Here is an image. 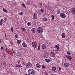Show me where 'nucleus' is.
I'll use <instances>...</instances> for the list:
<instances>
[{
    "mask_svg": "<svg viewBox=\"0 0 75 75\" xmlns=\"http://www.w3.org/2000/svg\"><path fill=\"white\" fill-rule=\"evenodd\" d=\"M32 45L33 47L34 48H36L37 47V45L34 43H32Z\"/></svg>",
    "mask_w": 75,
    "mask_h": 75,
    "instance_id": "13",
    "label": "nucleus"
},
{
    "mask_svg": "<svg viewBox=\"0 0 75 75\" xmlns=\"http://www.w3.org/2000/svg\"><path fill=\"white\" fill-rule=\"evenodd\" d=\"M56 48L57 50H59V46H57Z\"/></svg>",
    "mask_w": 75,
    "mask_h": 75,
    "instance_id": "35",
    "label": "nucleus"
},
{
    "mask_svg": "<svg viewBox=\"0 0 75 75\" xmlns=\"http://www.w3.org/2000/svg\"><path fill=\"white\" fill-rule=\"evenodd\" d=\"M57 47L58 46H57V45H55V48H57Z\"/></svg>",
    "mask_w": 75,
    "mask_h": 75,
    "instance_id": "49",
    "label": "nucleus"
},
{
    "mask_svg": "<svg viewBox=\"0 0 75 75\" xmlns=\"http://www.w3.org/2000/svg\"><path fill=\"white\" fill-rule=\"evenodd\" d=\"M4 21V20L3 19H1V21H0V25H3V22Z\"/></svg>",
    "mask_w": 75,
    "mask_h": 75,
    "instance_id": "16",
    "label": "nucleus"
},
{
    "mask_svg": "<svg viewBox=\"0 0 75 75\" xmlns=\"http://www.w3.org/2000/svg\"><path fill=\"white\" fill-rule=\"evenodd\" d=\"M40 5H42V3H40Z\"/></svg>",
    "mask_w": 75,
    "mask_h": 75,
    "instance_id": "52",
    "label": "nucleus"
},
{
    "mask_svg": "<svg viewBox=\"0 0 75 75\" xmlns=\"http://www.w3.org/2000/svg\"><path fill=\"white\" fill-rule=\"evenodd\" d=\"M38 14L39 15H41V12H39V13H38Z\"/></svg>",
    "mask_w": 75,
    "mask_h": 75,
    "instance_id": "40",
    "label": "nucleus"
},
{
    "mask_svg": "<svg viewBox=\"0 0 75 75\" xmlns=\"http://www.w3.org/2000/svg\"><path fill=\"white\" fill-rule=\"evenodd\" d=\"M1 50H3V46H1Z\"/></svg>",
    "mask_w": 75,
    "mask_h": 75,
    "instance_id": "46",
    "label": "nucleus"
},
{
    "mask_svg": "<svg viewBox=\"0 0 75 75\" xmlns=\"http://www.w3.org/2000/svg\"><path fill=\"white\" fill-rule=\"evenodd\" d=\"M42 67L43 68H46V67L44 65H42Z\"/></svg>",
    "mask_w": 75,
    "mask_h": 75,
    "instance_id": "34",
    "label": "nucleus"
},
{
    "mask_svg": "<svg viewBox=\"0 0 75 75\" xmlns=\"http://www.w3.org/2000/svg\"><path fill=\"white\" fill-rule=\"evenodd\" d=\"M18 64H20V61H18Z\"/></svg>",
    "mask_w": 75,
    "mask_h": 75,
    "instance_id": "53",
    "label": "nucleus"
},
{
    "mask_svg": "<svg viewBox=\"0 0 75 75\" xmlns=\"http://www.w3.org/2000/svg\"><path fill=\"white\" fill-rule=\"evenodd\" d=\"M7 35H6V34H5V37H6Z\"/></svg>",
    "mask_w": 75,
    "mask_h": 75,
    "instance_id": "51",
    "label": "nucleus"
},
{
    "mask_svg": "<svg viewBox=\"0 0 75 75\" xmlns=\"http://www.w3.org/2000/svg\"><path fill=\"white\" fill-rule=\"evenodd\" d=\"M31 75H38L35 74V71H34V70H33V72L32 73V74H31Z\"/></svg>",
    "mask_w": 75,
    "mask_h": 75,
    "instance_id": "21",
    "label": "nucleus"
},
{
    "mask_svg": "<svg viewBox=\"0 0 75 75\" xmlns=\"http://www.w3.org/2000/svg\"><path fill=\"white\" fill-rule=\"evenodd\" d=\"M21 29L23 31H26V29H25L23 28H21Z\"/></svg>",
    "mask_w": 75,
    "mask_h": 75,
    "instance_id": "26",
    "label": "nucleus"
},
{
    "mask_svg": "<svg viewBox=\"0 0 75 75\" xmlns=\"http://www.w3.org/2000/svg\"><path fill=\"white\" fill-rule=\"evenodd\" d=\"M34 71V70L32 69H30L28 71V74L29 75H31L32 74V72Z\"/></svg>",
    "mask_w": 75,
    "mask_h": 75,
    "instance_id": "4",
    "label": "nucleus"
},
{
    "mask_svg": "<svg viewBox=\"0 0 75 75\" xmlns=\"http://www.w3.org/2000/svg\"><path fill=\"white\" fill-rule=\"evenodd\" d=\"M22 46L24 48H26L27 47V44L25 42H23L22 44Z\"/></svg>",
    "mask_w": 75,
    "mask_h": 75,
    "instance_id": "7",
    "label": "nucleus"
},
{
    "mask_svg": "<svg viewBox=\"0 0 75 75\" xmlns=\"http://www.w3.org/2000/svg\"><path fill=\"white\" fill-rule=\"evenodd\" d=\"M21 42V40H18L17 41V43L18 44H20Z\"/></svg>",
    "mask_w": 75,
    "mask_h": 75,
    "instance_id": "22",
    "label": "nucleus"
},
{
    "mask_svg": "<svg viewBox=\"0 0 75 75\" xmlns=\"http://www.w3.org/2000/svg\"><path fill=\"white\" fill-rule=\"evenodd\" d=\"M57 0L59 1V0Z\"/></svg>",
    "mask_w": 75,
    "mask_h": 75,
    "instance_id": "57",
    "label": "nucleus"
},
{
    "mask_svg": "<svg viewBox=\"0 0 75 75\" xmlns=\"http://www.w3.org/2000/svg\"><path fill=\"white\" fill-rule=\"evenodd\" d=\"M10 43L11 44V45L13 44V43L12 41H10Z\"/></svg>",
    "mask_w": 75,
    "mask_h": 75,
    "instance_id": "38",
    "label": "nucleus"
},
{
    "mask_svg": "<svg viewBox=\"0 0 75 75\" xmlns=\"http://www.w3.org/2000/svg\"><path fill=\"white\" fill-rule=\"evenodd\" d=\"M27 24L28 26H30L31 25V23L30 22H28L27 23Z\"/></svg>",
    "mask_w": 75,
    "mask_h": 75,
    "instance_id": "24",
    "label": "nucleus"
},
{
    "mask_svg": "<svg viewBox=\"0 0 75 75\" xmlns=\"http://www.w3.org/2000/svg\"><path fill=\"white\" fill-rule=\"evenodd\" d=\"M6 51L7 52H8V51H9V49H8V48H7L6 49Z\"/></svg>",
    "mask_w": 75,
    "mask_h": 75,
    "instance_id": "32",
    "label": "nucleus"
},
{
    "mask_svg": "<svg viewBox=\"0 0 75 75\" xmlns=\"http://www.w3.org/2000/svg\"><path fill=\"white\" fill-rule=\"evenodd\" d=\"M38 32L39 34H41L43 33V28L39 27L38 28Z\"/></svg>",
    "mask_w": 75,
    "mask_h": 75,
    "instance_id": "1",
    "label": "nucleus"
},
{
    "mask_svg": "<svg viewBox=\"0 0 75 75\" xmlns=\"http://www.w3.org/2000/svg\"><path fill=\"white\" fill-rule=\"evenodd\" d=\"M50 55L52 57L54 58V57L55 56V53H54V52H52L51 53Z\"/></svg>",
    "mask_w": 75,
    "mask_h": 75,
    "instance_id": "9",
    "label": "nucleus"
},
{
    "mask_svg": "<svg viewBox=\"0 0 75 75\" xmlns=\"http://www.w3.org/2000/svg\"><path fill=\"white\" fill-rule=\"evenodd\" d=\"M1 42H2V41H1V40L0 39V44L1 43Z\"/></svg>",
    "mask_w": 75,
    "mask_h": 75,
    "instance_id": "47",
    "label": "nucleus"
},
{
    "mask_svg": "<svg viewBox=\"0 0 75 75\" xmlns=\"http://www.w3.org/2000/svg\"><path fill=\"white\" fill-rule=\"evenodd\" d=\"M36 67L38 68H40L41 67V64L39 63H37L36 65Z\"/></svg>",
    "mask_w": 75,
    "mask_h": 75,
    "instance_id": "8",
    "label": "nucleus"
},
{
    "mask_svg": "<svg viewBox=\"0 0 75 75\" xmlns=\"http://www.w3.org/2000/svg\"><path fill=\"white\" fill-rule=\"evenodd\" d=\"M51 17L52 20H54V17H55V16L54 15H52L51 16Z\"/></svg>",
    "mask_w": 75,
    "mask_h": 75,
    "instance_id": "28",
    "label": "nucleus"
},
{
    "mask_svg": "<svg viewBox=\"0 0 75 75\" xmlns=\"http://www.w3.org/2000/svg\"><path fill=\"white\" fill-rule=\"evenodd\" d=\"M27 4H29V3L27 2Z\"/></svg>",
    "mask_w": 75,
    "mask_h": 75,
    "instance_id": "54",
    "label": "nucleus"
},
{
    "mask_svg": "<svg viewBox=\"0 0 75 75\" xmlns=\"http://www.w3.org/2000/svg\"><path fill=\"white\" fill-rule=\"evenodd\" d=\"M37 6H35V8H37Z\"/></svg>",
    "mask_w": 75,
    "mask_h": 75,
    "instance_id": "50",
    "label": "nucleus"
},
{
    "mask_svg": "<svg viewBox=\"0 0 75 75\" xmlns=\"http://www.w3.org/2000/svg\"><path fill=\"white\" fill-rule=\"evenodd\" d=\"M45 75H48V74L47 72H45Z\"/></svg>",
    "mask_w": 75,
    "mask_h": 75,
    "instance_id": "37",
    "label": "nucleus"
},
{
    "mask_svg": "<svg viewBox=\"0 0 75 75\" xmlns=\"http://www.w3.org/2000/svg\"><path fill=\"white\" fill-rule=\"evenodd\" d=\"M42 20L44 21H47V18L44 17L43 18Z\"/></svg>",
    "mask_w": 75,
    "mask_h": 75,
    "instance_id": "19",
    "label": "nucleus"
},
{
    "mask_svg": "<svg viewBox=\"0 0 75 75\" xmlns=\"http://www.w3.org/2000/svg\"><path fill=\"white\" fill-rule=\"evenodd\" d=\"M4 20H5V21H7V18L6 17H5L4 18Z\"/></svg>",
    "mask_w": 75,
    "mask_h": 75,
    "instance_id": "29",
    "label": "nucleus"
},
{
    "mask_svg": "<svg viewBox=\"0 0 75 75\" xmlns=\"http://www.w3.org/2000/svg\"><path fill=\"white\" fill-rule=\"evenodd\" d=\"M52 71H55L57 70V67H52Z\"/></svg>",
    "mask_w": 75,
    "mask_h": 75,
    "instance_id": "12",
    "label": "nucleus"
},
{
    "mask_svg": "<svg viewBox=\"0 0 75 75\" xmlns=\"http://www.w3.org/2000/svg\"><path fill=\"white\" fill-rule=\"evenodd\" d=\"M61 36L63 38H65V34H64V33H62L61 34Z\"/></svg>",
    "mask_w": 75,
    "mask_h": 75,
    "instance_id": "14",
    "label": "nucleus"
},
{
    "mask_svg": "<svg viewBox=\"0 0 75 75\" xmlns=\"http://www.w3.org/2000/svg\"><path fill=\"white\" fill-rule=\"evenodd\" d=\"M66 58H67L69 60H72V57L71 56L68 55L65 56Z\"/></svg>",
    "mask_w": 75,
    "mask_h": 75,
    "instance_id": "5",
    "label": "nucleus"
},
{
    "mask_svg": "<svg viewBox=\"0 0 75 75\" xmlns=\"http://www.w3.org/2000/svg\"><path fill=\"white\" fill-rule=\"evenodd\" d=\"M35 28H32L31 29V31L32 33H35Z\"/></svg>",
    "mask_w": 75,
    "mask_h": 75,
    "instance_id": "11",
    "label": "nucleus"
},
{
    "mask_svg": "<svg viewBox=\"0 0 75 75\" xmlns=\"http://www.w3.org/2000/svg\"><path fill=\"white\" fill-rule=\"evenodd\" d=\"M67 53L68 55H71V53L69 52H67Z\"/></svg>",
    "mask_w": 75,
    "mask_h": 75,
    "instance_id": "33",
    "label": "nucleus"
},
{
    "mask_svg": "<svg viewBox=\"0 0 75 75\" xmlns=\"http://www.w3.org/2000/svg\"><path fill=\"white\" fill-rule=\"evenodd\" d=\"M41 45H40V44H39L38 46V50H41V48H40V46Z\"/></svg>",
    "mask_w": 75,
    "mask_h": 75,
    "instance_id": "25",
    "label": "nucleus"
},
{
    "mask_svg": "<svg viewBox=\"0 0 75 75\" xmlns=\"http://www.w3.org/2000/svg\"><path fill=\"white\" fill-rule=\"evenodd\" d=\"M12 51L13 52V53H14V54H15V52L14 51V50H13V49H12Z\"/></svg>",
    "mask_w": 75,
    "mask_h": 75,
    "instance_id": "41",
    "label": "nucleus"
},
{
    "mask_svg": "<svg viewBox=\"0 0 75 75\" xmlns=\"http://www.w3.org/2000/svg\"><path fill=\"white\" fill-rule=\"evenodd\" d=\"M41 47L42 49H43V50L46 49V48H47V46L45 44H42L41 45Z\"/></svg>",
    "mask_w": 75,
    "mask_h": 75,
    "instance_id": "6",
    "label": "nucleus"
},
{
    "mask_svg": "<svg viewBox=\"0 0 75 75\" xmlns=\"http://www.w3.org/2000/svg\"><path fill=\"white\" fill-rule=\"evenodd\" d=\"M19 67H21V68H22V67H23V66H22L19 65Z\"/></svg>",
    "mask_w": 75,
    "mask_h": 75,
    "instance_id": "48",
    "label": "nucleus"
},
{
    "mask_svg": "<svg viewBox=\"0 0 75 75\" xmlns=\"http://www.w3.org/2000/svg\"><path fill=\"white\" fill-rule=\"evenodd\" d=\"M57 51H58V50Z\"/></svg>",
    "mask_w": 75,
    "mask_h": 75,
    "instance_id": "56",
    "label": "nucleus"
},
{
    "mask_svg": "<svg viewBox=\"0 0 75 75\" xmlns=\"http://www.w3.org/2000/svg\"><path fill=\"white\" fill-rule=\"evenodd\" d=\"M56 12L58 14H59L61 13V11L60 9H57Z\"/></svg>",
    "mask_w": 75,
    "mask_h": 75,
    "instance_id": "15",
    "label": "nucleus"
},
{
    "mask_svg": "<svg viewBox=\"0 0 75 75\" xmlns=\"http://www.w3.org/2000/svg\"><path fill=\"white\" fill-rule=\"evenodd\" d=\"M60 16L61 17V18H66V15L64 13H61L60 14Z\"/></svg>",
    "mask_w": 75,
    "mask_h": 75,
    "instance_id": "2",
    "label": "nucleus"
},
{
    "mask_svg": "<svg viewBox=\"0 0 75 75\" xmlns=\"http://www.w3.org/2000/svg\"><path fill=\"white\" fill-rule=\"evenodd\" d=\"M32 66V64L30 62H28L26 64V66L27 68H31Z\"/></svg>",
    "mask_w": 75,
    "mask_h": 75,
    "instance_id": "3",
    "label": "nucleus"
},
{
    "mask_svg": "<svg viewBox=\"0 0 75 75\" xmlns=\"http://www.w3.org/2000/svg\"><path fill=\"white\" fill-rule=\"evenodd\" d=\"M3 65H4V66H6V63L5 62L3 64Z\"/></svg>",
    "mask_w": 75,
    "mask_h": 75,
    "instance_id": "39",
    "label": "nucleus"
},
{
    "mask_svg": "<svg viewBox=\"0 0 75 75\" xmlns=\"http://www.w3.org/2000/svg\"><path fill=\"white\" fill-rule=\"evenodd\" d=\"M33 18L34 19H37V14L36 13H34V14Z\"/></svg>",
    "mask_w": 75,
    "mask_h": 75,
    "instance_id": "18",
    "label": "nucleus"
},
{
    "mask_svg": "<svg viewBox=\"0 0 75 75\" xmlns=\"http://www.w3.org/2000/svg\"><path fill=\"white\" fill-rule=\"evenodd\" d=\"M15 37H16V38H18V35H15Z\"/></svg>",
    "mask_w": 75,
    "mask_h": 75,
    "instance_id": "43",
    "label": "nucleus"
},
{
    "mask_svg": "<svg viewBox=\"0 0 75 75\" xmlns=\"http://www.w3.org/2000/svg\"><path fill=\"white\" fill-rule=\"evenodd\" d=\"M11 30L12 31V33H13V26H11Z\"/></svg>",
    "mask_w": 75,
    "mask_h": 75,
    "instance_id": "31",
    "label": "nucleus"
},
{
    "mask_svg": "<svg viewBox=\"0 0 75 75\" xmlns=\"http://www.w3.org/2000/svg\"><path fill=\"white\" fill-rule=\"evenodd\" d=\"M25 75H28V74H25Z\"/></svg>",
    "mask_w": 75,
    "mask_h": 75,
    "instance_id": "55",
    "label": "nucleus"
},
{
    "mask_svg": "<svg viewBox=\"0 0 75 75\" xmlns=\"http://www.w3.org/2000/svg\"><path fill=\"white\" fill-rule=\"evenodd\" d=\"M15 67H19V65H16L15 66Z\"/></svg>",
    "mask_w": 75,
    "mask_h": 75,
    "instance_id": "44",
    "label": "nucleus"
},
{
    "mask_svg": "<svg viewBox=\"0 0 75 75\" xmlns=\"http://www.w3.org/2000/svg\"><path fill=\"white\" fill-rule=\"evenodd\" d=\"M18 14L19 15H20L21 16V15H23V12H20L19 13H18Z\"/></svg>",
    "mask_w": 75,
    "mask_h": 75,
    "instance_id": "30",
    "label": "nucleus"
},
{
    "mask_svg": "<svg viewBox=\"0 0 75 75\" xmlns=\"http://www.w3.org/2000/svg\"><path fill=\"white\" fill-rule=\"evenodd\" d=\"M71 12L73 14H75V8H73L71 10Z\"/></svg>",
    "mask_w": 75,
    "mask_h": 75,
    "instance_id": "10",
    "label": "nucleus"
},
{
    "mask_svg": "<svg viewBox=\"0 0 75 75\" xmlns=\"http://www.w3.org/2000/svg\"><path fill=\"white\" fill-rule=\"evenodd\" d=\"M3 11H4V12H5V13H7L8 12L6 10V9H5L4 8L3 9Z\"/></svg>",
    "mask_w": 75,
    "mask_h": 75,
    "instance_id": "27",
    "label": "nucleus"
},
{
    "mask_svg": "<svg viewBox=\"0 0 75 75\" xmlns=\"http://www.w3.org/2000/svg\"><path fill=\"white\" fill-rule=\"evenodd\" d=\"M45 61L46 62H47V63H49V62H50V59H45Z\"/></svg>",
    "mask_w": 75,
    "mask_h": 75,
    "instance_id": "20",
    "label": "nucleus"
},
{
    "mask_svg": "<svg viewBox=\"0 0 75 75\" xmlns=\"http://www.w3.org/2000/svg\"><path fill=\"white\" fill-rule=\"evenodd\" d=\"M61 70V67H59V71H60Z\"/></svg>",
    "mask_w": 75,
    "mask_h": 75,
    "instance_id": "45",
    "label": "nucleus"
},
{
    "mask_svg": "<svg viewBox=\"0 0 75 75\" xmlns=\"http://www.w3.org/2000/svg\"><path fill=\"white\" fill-rule=\"evenodd\" d=\"M69 63H66L64 64V66L66 67H69Z\"/></svg>",
    "mask_w": 75,
    "mask_h": 75,
    "instance_id": "17",
    "label": "nucleus"
},
{
    "mask_svg": "<svg viewBox=\"0 0 75 75\" xmlns=\"http://www.w3.org/2000/svg\"><path fill=\"white\" fill-rule=\"evenodd\" d=\"M40 11L41 12V13H43V12H44V11L43 10V9H41L40 10Z\"/></svg>",
    "mask_w": 75,
    "mask_h": 75,
    "instance_id": "36",
    "label": "nucleus"
},
{
    "mask_svg": "<svg viewBox=\"0 0 75 75\" xmlns=\"http://www.w3.org/2000/svg\"><path fill=\"white\" fill-rule=\"evenodd\" d=\"M3 56H4V57H6V54H4L3 53Z\"/></svg>",
    "mask_w": 75,
    "mask_h": 75,
    "instance_id": "42",
    "label": "nucleus"
},
{
    "mask_svg": "<svg viewBox=\"0 0 75 75\" xmlns=\"http://www.w3.org/2000/svg\"><path fill=\"white\" fill-rule=\"evenodd\" d=\"M21 5L22 6H23V7H24L25 8H27V7H26V6H25V4H24L22 3Z\"/></svg>",
    "mask_w": 75,
    "mask_h": 75,
    "instance_id": "23",
    "label": "nucleus"
}]
</instances>
